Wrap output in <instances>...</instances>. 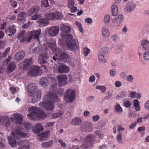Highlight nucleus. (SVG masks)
<instances>
[{
    "label": "nucleus",
    "instance_id": "nucleus-61",
    "mask_svg": "<svg viewBox=\"0 0 149 149\" xmlns=\"http://www.w3.org/2000/svg\"><path fill=\"white\" fill-rule=\"evenodd\" d=\"M127 80L128 81H129L130 82H132V80L133 79V76L131 75H128L127 77Z\"/></svg>",
    "mask_w": 149,
    "mask_h": 149
},
{
    "label": "nucleus",
    "instance_id": "nucleus-59",
    "mask_svg": "<svg viewBox=\"0 0 149 149\" xmlns=\"http://www.w3.org/2000/svg\"><path fill=\"white\" fill-rule=\"evenodd\" d=\"M137 94L136 92L135 91H132L130 93V96L131 97L133 98H137Z\"/></svg>",
    "mask_w": 149,
    "mask_h": 149
},
{
    "label": "nucleus",
    "instance_id": "nucleus-20",
    "mask_svg": "<svg viewBox=\"0 0 149 149\" xmlns=\"http://www.w3.org/2000/svg\"><path fill=\"white\" fill-rule=\"evenodd\" d=\"M141 46L145 51L149 49V42L147 40H143L141 41Z\"/></svg>",
    "mask_w": 149,
    "mask_h": 149
},
{
    "label": "nucleus",
    "instance_id": "nucleus-33",
    "mask_svg": "<svg viewBox=\"0 0 149 149\" xmlns=\"http://www.w3.org/2000/svg\"><path fill=\"white\" fill-rule=\"evenodd\" d=\"M26 17V14L24 12H21L18 16L17 19L18 20H22L25 19Z\"/></svg>",
    "mask_w": 149,
    "mask_h": 149
},
{
    "label": "nucleus",
    "instance_id": "nucleus-46",
    "mask_svg": "<svg viewBox=\"0 0 149 149\" xmlns=\"http://www.w3.org/2000/svg\"><path fill=\"white\" fill-rule=\"evenodd\" d=\"M16 30L15 27L13 26H11L9 27L8 32L14 35L16 32Z\"/></svg>",
    "mask_w": 149,
    "mask_h": 149
},
{
    "label": "nucleus",
    "instance_id": "nucleus-8",
    "mask_svg": "<svg viewBox=\"0 0 149 149\" xmlns=\"http://www.w3.org/2000/svg\"><path fill=\"white\" fill-rule=\"evenodd\" d=\"M80 127L83 131L85 132H89L93 129L92 125L90 122L85 121L81 125Z\"/></svg>",
    "mask_w": 149,
    "mask_h": 149
},
{
    "label": "nucleus",
    "instance_id": "nucleus-25",
    "mask_svg": "<svg viewBox=\"0 0 149 149\" xmlns=\"http://www.w3.org/2000/svg\"><path fill=\"white\" fill-rule=\"evenodd\" d=\"M95 139V137L92 134L88 135L84 138V140L87 143H91V142L94 141Z\"/></svg>",
    "mask_w": 149,
    "mask_h": 149
},
{
    "label": "nucleus",
    "instance_id": "nucleus-45",
    "mask_svg": "<svg viewBox=\"0 0 149 149\" xmlns=\"http://www.w3.org/2000/svg\"><path fill=\"white\" fill-rule=\"evenodd\" d=\"M143 55V58L145 60H149V52L148 51H145Z\"/></svg>",
    "mask_w": 149,
    "mask_h": 149
},
{
    "label": "nucleus",
    "instance_id": "nucleus-60",
    "mask_svg": "<svg viewBox=\"0 0 149 149\" xmlns=\"http://www.w3.org/2000/svg\"><path fill=\"white\" fill-rule=\"evenodd\" d=\"M100 118V116L98 115L93 116L92 117L93 121L95 122L98 120Z\"/></svg>",
    "mask_w": 149,
    "mask_h": 149
},
{
    "label": "nucleus",
    "instance_id": "nucleus-27",
    "mask_svg": "<svg viewBox=\"0 0 149 149\" xmlns=\"http://www.w3.org/2000/svg\"><path fill=\"white\" fill-rule=\"evenodd\" d=\"M93 147L91 143H87L82 144L80 146L81 149H90Z\"/></svg>",
    "mask_w": 149,
    "mask_h": 149
},
{
    "label": "nucleus",
    "instance_id": "nucleus-24",
    "mask_svg": "<svg viewBox=\"0 0 149 149\" xmlns=\"http://www.w3.org/2000/svg\"><path fill=\"white\" fill-rule=\"evenodd\" d=\"M82 122L81 119L78 117H77L72 119L71 124L72 125H78Z\"/></svg>",
    "mask_w": 149,
    "mask_h": 149
},
{
    "label": "nucleus",
    "instance_id": "nucleus-47",
    "mask_svg": "<svg viewBox=\"0 0 149 149\" xmlns=\"http://www.w3.org/2000/svg\"><path fill=\"white\" fill-rule=\"evenodd\" d=\"M75 24L78 28L80 32L83 33V29L82 27L81 24L77 21L75 22Z\"/></svg>",
    "mask_w": 149,
    "mask_h": 149
},
{
    "label": "nucleus",
    "instance_id": "nucleus-43",
    "mask_svg": "<svg viewBox=\"0 0 149 149\" xmlns=\"http://www.w3.org/2000/svg\"><path fill=\"white\" fill-rule=\"evenodd\" d=\"M108 49L107 47H104L102 48L99 52V54L105 55L107 52Z\"/></svg>",
    "mask_w": 149,
    "mask_h": 149
},
{
    "label": "nucleus",
    "instance_id": "nucleus-53",
    "mask_svg": "<svg viewBox=\"0 0 149 149\" xmlns=\"http://www.w3.org/2000/svg\"><path fill=\"white\" fill-rule=\"evenodd\" d=\"M90 50L87 47L84 48V54L86 57L87 56L90 52Z\"/></svg>",
    "mask_w": 149,
    "mask_h": 149
},
{
    "label": "nucleus",
    "instance_id": "nucleus-49",
    "mask_svg": "<svg viewBox=\"0 0 149 149\" xmlns=\"http://www.w3.org/2000/svg\"><path fill=\"white\" fill-rule=\"evenodd\" d=\"M116 111L117 112H120L123 111L122 109L119 104H117L115 107Z\"/></svg>",
    "mask_w": 149,
    "mask_h": 149
},
{
    "label": "nucleus",
    "instance_id": "nucleus-39",
    "mask_svg": "<svg viewBox=\"0 0 149 149\" xmlns=\"http://www.w3.org/2000/svg\"><path fill=\"white\" fill-rule=\"evenodd\" d=\"M136 7V5L135 4L132 6H128L126 7V9L128 12L130 13Z\"/></svg>",
    "mask_w": 149,
    "mask_h": 149
},
{
    "label": "nucleus",
    "instance_id": "nucleus-7",
    "mask_svg": "<svg viewBox=\"0 0 149 149\" xmlns=\"http://www.w3.org/2000/svg\"><path fill=\"white\" fill-rule=\"evenodd\" d=\"M72 80L71 77L70 75L61 74L58 76V81L59 85L61 86L67 84Z\"/></svg>",
    "mask_w": 149,
    "mask_h": 149
},
{
    "label": "nucleus",
    "instance_id": "nucleus-37",
    "mask_svg": "<svg viewBox=\"0 0 149 149\" xmlns=\"http://www.w3.org/2000/svg\"><path fill=\"white\" fill-rule=\"evenodd\" d=\"M10 50V48L8 47L3 52V54L1 52H0V58L2 57H6L7 56L8 53Z\"/></svg>",
    "mask_w": 149,
    "mask_h": 149
},
{
    "label": "nucleus",
    "instance_id": "nucleus-10",
    "mask_svg": "<svg viewBox=\"0 0 149 149\" xmlns=\"http://www.w3.org/2000/svg\"><path fill=\"white\" fill-rule=\"evenodd\" d=\"M33 95V96L32 98L31 102L32 103H34L39 101L41 96V92L40 90H38Z\"/></svg>",
    "mask_w": 149,
    "mask_h": 149
},
{
    "label": "nucleus",
    "instance_id": "nucleus-19",
    "mask_svg": "<svg viewBox=\"0 0 149 149\" xmlns=\"http://www.w3.org/2000/svg\"><path fill=\"white\" fill-rule=\"evenodd\" d=\"M37 22L39 24L40 26L41 27L45 26L49 24V20L46 17L39 19Z\"/></svg>",
    "mask_w": 149,
    "mask_h": 149
},
{
    "label": "nucleus",
    "instance_id": "nucleus-42",
    "mask_svg": "<svg viewBox=\"0 0 149 149\" xmlns=\"http://www.w3.org/2000/svg\"><path fill=\"white\" fill-rule=\"evenodd\" d=\"M24 127L26 130H29L32 127V124L29 123H26L24 125Z\"/></svg>",
    "mask_w": 149,
    "mask_h": 149
},
{
    "label": "nucleus",
    "instance_id": "nucleus-44",
    "mask_svg": "<svg viewBox=\"0 0 149 149\" xmlns=\"http://www.w3.org/2000/svg\"><path fill=\"white\" fill-rule=\"evenodd\" d=\"M95 134L101 139L103 138V135L102 132L101 131L96 130L95 131Z\"/></svg>",
    "mask_w": 149,
    "mask_h": 149
},
{
    "label": "nucleus",
    "instance_id": "nucleus-30",
    "mask_svg": "<svg viewBox=\"0 0 149 149\" xmlns=\"http://www.w3.org/2000/svg\"><path fill=\"white\" fill-rule=\"evenodd\" d=\"M16 68L15 63L12 62H11L8 66V70L10 72H13Z\"/></svg>",
    "mask_w": 149,
    "mask_h": 149
},
{
    "label": "nucleus",
    "instance_id": "nucleus-50",
    "mask_svg": "<svg viewBox=\"0 0 149 149\" xmlns=\"http://www.w3.org/2000/svg\"><path fill=\"white\" fill-rule=\"evenodd\" d=\"M97 89H99L103 92H104L106 90V88L103 86H98L96 87Z\"/></svg>",
    "mask_w": 149,
    "mask_h": 149
},
{
    "label": "nucleus",
    "instance_id": "nucleus-14",
    "mask_svg": "<svg viewBox=\"0 0 149 149\" xmlns=\"http://www.w3.org/2000/svg\"><path fill=\"white\" fill-rule=\"evenodd\" d=\"M37 88L36 84L33 83L29 84L27 87L28 92L31 94H33L36 91H37Z\"/></svg>",
    "mask_w": 149,
    "mask_h": 149
},
{
    "label": "nucleus",
    "instance_id": "nucleus-56",
    "mask_svg": "<svg viewBox=\"0 0 149 149\" xmlns=\"http://www.w3.org/2000/svg\"><path fill=\"white\" fill-rule=\"evenodd\" d=\"M62 113L60 112H58L57 113H54L52 115V117L53 118H56L60 117Z\"/></svg>",
    "mask_w": 149,
    "mask_h": 149
},
{
    "label": "nucleus",
    "instance_id": "nucleus-63",
    "mask_svg": "<svg viewBox=\"0 0 149 149\" xmlns=\"http://www.w3.org/2000/svg\"><path fill=\"white\" fill-rule=\"evenodd\" d=\"M58 57V55L56 54L52 57V59L55 61H60V58Z\"/></svg>",
    "mask_w": 149,
    "mask_h": 149
},
{
    "label": "nucleus",
    "instance_id": "nucleus-31",
    "mask_svg": "<svg viewBox=\"0 0 149 149\" xmlns=\"http://www.w3.org/2000/svg\"><path fill=\"white\" fill-rule=\"evenodd\" d=\"M102 34L103 36L108 37L110 34L109 32L107 27L104 26L102 30Z\"/></svg>",
    "mask_w": 149,
    "mask_h": 149
},
{
    "label": "nucleus",
    "instance_id": "nucleus-12",
    "mask_svg": "<svg viewBox=\"0 0 149 149\" xmlns=\"http://www.w3.org/2000/svg\"><path fill=\"white\" fill-rule=\"evenodd\" d=\"M56 13H50L47 14L46 15V17L49 20H58L62 18L61 16H58ZM56 14H60L59 13H57Z\"/></svg>",
    "mask_w": 149,
    "mask_h": 149
},
{
    "label": "nucleus",
    "instance_id": "nucleus-52",
    "mask_svg": "<svg viewBox=\"0 0 149 149\" xmlns=\"http://www.w3.org/2000/svg\"><path fill=\"white\" fill-rule=\"evenodd\" d=\"M49 132V131H47L45 133L40 134V136L42 139H44L47 136V135Z\"/></svg>",
    "mask_w": 149,
    "mask_h": 149
},
{
    "label": "nucleus",
    "instance_id": "nucleus-48",
    "mask_svg": "<svg viewBox=\"0 0 149 149\" xmlns=\"http://www.w3.org/2000/svg\"><path fill=\"white\" fill-rule=\"evenodd\" d=\"M5 147V140L0 138V149L4 148Z\"/></svg>",
    "mask_w": 149,
    "mask_h": 149
},
{
    "label": "nucleus",
    "instance_id": "nucleus-4",
    "mask_svg": "<svg viewBox=\"0 0 149 149\" xmlns=\"http://www.w3.org/2000/svg\"><path fill=\"white\" fill-rule=\"evenodd\" d=\"M40 29L36 31H31L29 34V36H27L25 30H23L20 32L17 36V38L18 39H20V42H23L24 41L30 42L32 39H37L40 33Z\"/></svg>",
    "mask_w": 149,
    "mask_h": 149
},
{
    "label": "nucleus",
    "instance_id": "nucleus-40",
    "mask_svg": "<svg viewBox=\"0 0 149 149\" xmlns=\"http://www.w3.org/2000/svg\"><path fill=\"white\" fill-rule=\"evenodd\" d=\"M122 137V134L120 133H119L116 137V139L118 142L119 143L121 144L123 143V141Z\"/></svg>",
    "mask_w": 149,
    "mask_h": 149
},
{
    "label": "nucleus",
    "instance_id": "nucleus-3",
    "mask_svg": "<svg viewBox=\"0 0 149 149\" xmlns=\"http://www.w3.org/2000/svg\"><path fill=\"white\" fill-rule=\"evenodd\" d=\"M22 129L21 126L18 127L15 132L12 133V136L8 139L9 144L13 147H16L17 145H19L21 139L20 137H25L27 136L26 133L21 131Z\"/></svg>",
    "mask_w": 149,
    "mask_h": 149
},
{
    "label": "nucleus",
    "instance_id": "nucleus-35",
    "mask_svg": "<svg viewBox=\"0 0 149 149\" xmlns=\"http://www.w3.org/2000/svg\"><path fill=\"white\" fill-rule=\"evenodd\" d=\"M32 52L35 54H39L42 52V48L39 47H35L33 49Z\"/></svg>",
    "mask_w": 149,
    "mask_h": 149
},
{
    "label": "nucleus",
    "instance_id": "nucleus-2",
    "mask_svg": "<svg viewBox=\"0 0 149 149\" xmlns=\"http://www.w3.org/2000/svg\"><path fill=\"white\" fill-rule=\"evenodd\" d=\"M60 29L62 31L61 35V38L67 39L66 43L68 49L72 51L77 49L78 47L75 40L73 39V36L71 34H68L71 31V28L69 26L62 24L61 26Z\"/></svg>",
    "mask_w": 149,
    "mask_h": 149
},
{
    "label": "nucleus",
    "instance_id": "nucleus-22",
    "mask_svg": "<svg viewBox=\"0 0 149 149\" xmlns=\"http://www.w3.org/2000/svg\"><path fill=\"white\" fill-rule=\"evenodd\" d=\"M39 11V8L38 6H34L31 8L27 12L28 15L31 16L32 15L38 13Z\"/></svg>",
    "mask_w": 149,
    "mask_h": 149
},
{
    "label": "nucleus",
    "instance_id": "nucleus-32",
    "mask_svg": "<svg viewBox=\"0 0 149 149\" xmlns=\"http://www.w3.org/2000/svg\"><path fill=\"white\" fill-rule=\"evenodd\" d=\"M52 141H50L47 142L43 143L42 144V147L43 148H47L51 147L53 144Z\"/></svg>",
    "mask_w": 149,
    "mask_h": 149
},
{
    "label": "nucleus",
    "instance_id": "nucleus-57",
    "mask_svg": "<svg viewBox=\"0 0 149 149\" xmlns=\"http://www.w3.org/2000/svg\"><path fill=\"white\" fill-rule=\"evenodd\" d=\"M94 99V97L93 96H89L86 98V101L87 102H90L93 101Z\"/></svg>",
    "mask_w": 149,
    "mask_h": 149
},
{
    "label": "nucleus",
    "instance_id": "nucleus-1",
    "mask_svg": "<svg viewBox=\"0 0 149 149\" xmlns=\"http://www.w3.org/2000/svg\"><path fill=\"white\" fill-rule=\"evenodd\" d=\"M56 84H51L50 91L48 94L45 95L44 99L46 101L41 102L39 104V106L41 107H43L47 110H52L54 107V105L52 102H56L58 101L59 100L57 96L54 94V91L56 89Z\"/></svg>",
    "mask_w": 149,
    "mask_h": 149
},
{
    "label": "nucleus",
    "instance_id": "nucleus-62",
    "mask_svg": "<svg viewBox=\"0 0 149 149\" xmlns=\"http://www.w3.org/2000/svg\"><path fill=\"white\" fill-rule=\"evenodd\" d=\"M7 24V22H4L3 24H1V27H0V29H1L3 30L5 28Z\"/></svg>",
    "mask_w": 149,
    "mask_h": 149
},
{
    "label": "nucleus",
    "instance_id": "nucleus-28",
    "mask_svg": "<svg viewBox=\"0 0 149 149\" xmlns=\"http://www.w3.org/2000/svg\"><path fill=\"white\" fill-rule=\"evenodd\" d=\"M123 52V47L122 45H118L115 50V53L116 54H121Z\"/></svg>",
    "mask_w": 149,
    "mask_h": 149
},
{
    "label": "nucleus",
    "instance_id": "nucleus-11",
    "mask_svg": "<svg viewBox=\"0 0 149 149\" xmlns=\"http://www.w3.org/2000/svg\"><path fill=\"white\" fill-rule=\"evenodd\" d=\"M59 28L58 26H53L49 29L48 34L51 36H54L57 35L59 31Z\"/></svg>",
    "mask_w": 149,
    "mask_h": 149
},
{
    "label": "nucleus",
    "instance_id": "nucleus-64",
    "mask_svg": "<svg viewBox=\"0 0 149 149\" xmlns=\"http://www.w3.org/2000/svg\"><path fill=\"white\" fill-rule=\"evenodd\" d=\"M40 16L37 14L32 16L31 17V19L32 20H36Z\"/></svg>",
    "mask_w": 149,
    "mask_h": 149
},
{
    "label": "nucleus",
    "instance_id": "nucleus-5",
    "mask_svg": "<svg viewBox=\"0 0 149 149\" xmlns=\"http://www.w3.org/2000/svg\"><path fill=\"white\" fill-rule=\"evenodd\" d=\"M28 110L30 113L27 114V116L31 120H38L46 117L47 116L44 112L40 110L38 107H29Z\"/></svg>",
    "mask_w": 149,
    "mask_h": 149
},
{
    "label": "nucleus",
    "instance_id": "nucleus-51",
    "mask_svg": "<svg viewBox=\"0 0 149 149\" xmlns=\"http://www.w3.org/2000/svg\"><path fill=\"white\" fill-rule=\"evenodd\" d=\"M68 6L69 8H71L73 6L75 3L74 0H68Z\"/></svg>",
    "mask_w": 149,
    "mask_h": 149
},
{
    "label": "nucleus",
    "instance_id": "nucleus-36",
    "mask_svg": "<svg viewBox=\"0 0 149 149\" xmlns=\"http://www.w3.org/2000/svg\"><path fill=\"white\" fill-rule=\"evenodd\" d=\"M15 119L16 121L20 124L22 123L23 120L20 115L16 114L15 116Z\"/></svg>",
    "mask_w": 149,
    "mask_h": 149
},
{
    "label": "nucleus",
    "instance_id": "nucleus-26",
    "mask_svg": "<svg viewBox=\"0 0 149 149\" xmlns=\"http://www.w3.org/2000/svg\"><path fill=\"white\" fill-rule=\"evenodd\" d=\"M32 58H27L24 59V67L26 68H28L29 65L32 64Z\"/></svg>",
    "mask_w": 149,
    "mask_h": 149
},
{
    "label": "nucleus",
    "instance_id": "nucleus-29",
    "mask_svg": "<svg viewBox=\"0 0 149 149\" xmlns=\"http://www.w3.org/2000/svg\"><path fill=\"white\" fill-rule=\"evenodd\" d=\"M111 11L113 15L116 16L118 13V8L115 3L113 4L111 7Z\"/></svg>",
    "mask_w": 149,
    "mask_h": 149
},
{
    "label": "nucleus",
    "instance_id": "nucleus-17",
    "mask_svg": "<svg viewBox=\"0 0 149 149\" xmlns=\"http://www.w3.org/2000/svg\"><path fill=\"white\" fill-rule=\"evenodd\" d=\"M60 61H62L63 62H69L70 60V58L67 54L63 52L60 55Z\"/></svg>",
    "mask_w": 149,
    "mask_h": 149
},
{
    "label": "nucleus",
    "instance_id": "nucleus-55",
    "mask_svg": "<svg viewBox=\"0 0 149 149\" xmlns=\"http://www.w3.org/2000/svg\"><path fill=\"white\" fill-rule=\"evenodd\" d=\"M116 70L115 69H112L109 71L110 75L112 77L116 75Z\"/></svg>",
    "mask_w": 149,
    "mask_h": 149
},
{
    "label": "nucleus",
    "instance_id": "nucleus-54",
    "mask_svg": "<svg viewBox=\"0 0 149 149\" xmlns=\"http://www.w3.org/2000/svg\"><path fill=\"white\" fill-rule=\"evenodd\" d=\"M58 142L60 144L61 146L63 148H65L67 146L66 143L63 142L62 140L59 139L58 140Z\"/></svg>",
    "mask_w": 149,
    "mask_h": 149
},
{
    "label": "nucleus",
    "instance_id": "nucleus-18",
    "mask_svg": "<svg viewBox=\"0 0 149 149\" xmlns=\"http://www.w3.org/2000/svg\"><path fill=\"white\" fill-rule=\"evenodd\" d=\"M24 51L23 50L20 51L16 54L15 56V59L17 61H20L24 58Z\"/></svg>",
    "mask_w": 149,
    "mask_h": 149
},
{
    "label": "nucleus",
    "instance_id": "nucleus-9",
    "mask_svg": "<svg viewBox=\"0 0 149 149\" xmlns=\"http://www.w3.org/2000/svg\"><path fill=\"white\" fill-rule=\"evenodd\" d=\"M48 58L47 55L46 53H43L39 56L38 61L40 64H42V67H45L47 64V62L46 60Z\"/></svg>",
    "mask_w": 149,
    "mask_h": 149
},
{
    "label": "nucleus",
    "instance_id": "nucleus-13",
    "mask_svg": "<svg viewBox=\"0 0 149 149\" xmlns=\"http://www.w3.org/2000/svg\"><path fill=\"white\" fill-rule=\"evenodd\" d=\"M40 68L38 66H33L29 71V74L30 76H35L38 75L40 72Z\"/></svg>",
    "mask_w": 149,
    "mask_h": 149
},
{
    "label": "nucleus",
    "instance_id": "nucleus-23",
    "mask_svg": "<svg viewBox=\"0 0 149 149\" xmlns=\"http://www.w3.org/2000/svg\"><path fill=\"white\" fill-rule=\"evenodd\" d=\"M43 128L40 123H38L36 124L35 127L33 129V132L36 134L39 133L41 131H42Z\"/></svg>",
    "mask_w": 149,
    "mask_h": 149
},
{
    "label": "nucleus",
    "instance_id": "nucleus-34",
    "mask_svg": "<svg viewBox=\"0 0 149 149\" xmlns=\"http://www.w3.org/2000/svg\"><path fill=\"white\" fill-rule=\"evenodd\" d=\"M40 84L43 86H45L48 85V83L47 79L45 77H42L40 79Z\"/></svg>",
    "mask_w": 149,
    "mask_h": 149
},
{
    "label": "nucleus",
    "instance_id": "nucleus-38",
    "mask_svg": "<svg viewBox=\"0 0 149 149\" xmlns=\"http://www.w3.org/2000/svg\"><path fill=\"white\" fill-rule=\"evenodd\" d=\"M47 45L49 46L53 51H55L56 49V45L54 43L49 42L48 43Z\"/></svg>",
    "mask_w": 149,
    "mask_h": 149
},
{
    "label": "nucleus",
    "instance_id": "nucleus-6",
    "mask_svg": "<svg viewBox=\"0 0 149 149\" xmlns=\"http://www.w3.org/2000/svg\"><path fill=\"white\" fill-rule=\"evenodd\" d=\"M75 96V92L72 89H69L66 90L64 97L66 102L68 103L72 102L74 100Z\"/></svg>",
    "mask_w": 149,
    "mask_h": 149
},
{
    "label": "nucleus",
    "instance_id": "nucleus-41",
    "mask_svg": "<svg viewBox=\"0 0 149 149\" xmlns=\"http://www.w3.org/2000/svg\"><path fill=\"white\" fill-rule=\"evenodd\" d=\"M104 55L99 54L98 58L100 62L104 63L106 62V60L104 58Z\"/></svg>",
    "mask_w": 149,
    "mask_h": 149
},
{
    "label": "nucleus",
    "instance_id": "nucleus-21",
    "mask_svg": "<svg viewBox=\"0 0 149 149\" xmlns=\"http://www.w3.org/2000/svg\"><path fill=\"white\" fill-rule=\"evenodd\" d=\"M69 71L68 67L66 65L63 64L60 65L58 68V71L59 73H66Z\"/></svg>",
    "mask_w": 149,
    "mask_h": 149
},
{
    "label": "nucleus",
    "instance_id": "nucleus-16",
    "mask_svg": "<svg viewBox=\"0 0 149 149\" xmlns=\"http://www.w3.org/2000/svg\"><path fill=\"white\" fill-rule=\"evenodd\" d=\"M123 17L122 15H119L118 18L117 17H114L112 20L113 22L115 23V25L116 24L117 27H118L120 24L123 21Z\"/></svg>",
    "mask_w": 149,
    "mask_h": 149
},
{
    "label": "nucleus",
    "instance_id": "nucleus-15",
    "mask_svg": "<svg viewBox=\"0 0 149 149\" xmlns=\"http://www.w3.org/2000/svg\"><path fill=\"white\" fill-rule=\"evenodd\" d=\"M19 145H21L17 149H30L29 143L26 141L21 140Z\"/></svg>",
    "mask_w": 149,
    "mask_h": 149
},
{
    "label": "nucleus",
    "instance_id": "nucleus-58",
    "mask_svg": "<svg viewBox=\"0 0 149 149\" xmlns=\"http://www.w3.org/2000/svg\"><path fill=\"white\" fill-rule=\"evenodd\" d=\"M110 19V16L109 15H106L104 18V22L105 23L109 22Z\"/></svg>",
    "mask_w": 149,
    "mask_h": 149
}]
</instances>
